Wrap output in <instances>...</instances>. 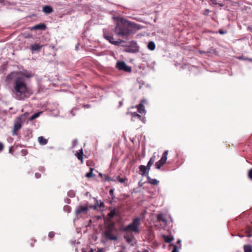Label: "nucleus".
I'll use <instances>...</instances> for the list:
<instances>
[{"mask_svg": "<svg viewBox=\"0 0 252 252\" xmlns=\"http://www.w3.org/2000/svg\"><path fill=\"white\" fill-rule=\"evenodd\" d=\"M5 82L10 86L13 97L18 100H24L33 93L27 86L25 79L19 76L17 71H12L8 74Z\"/></svg>", "mask_w": 252, "mask_h": 252, "instance_id": "f257e3e1", "label": "nucleus"}, {"mask_svg": "<svg viewBox=\"0 0 252 252\" xmlns=\"http://www.w3.org/2000/svg\"><path fill=\"white\" fill-rule=\"evenodd\" d=\"M112 19L116 22L114 32L118 36L127 37L141 29L139 25L128 21L124 22L120 17L114 16Z\"/></svg>", "mask_w": 252, "mask_h": 252, "instance_id": "f03ea898", "label": "nucleus"}, {"mask_svg": "<svg viewBox=\"0 0 252 252\" xmlns=\"http://www.w3.org/2000/svg\"><path fill=\"white\" fill-rule=\"evenodd\" d=\"M140 224V219L139 217H137L134 218L132 222L126 226L122 224L119 228V230L120 231L125 233L131 231L135 233H139L140 232V229L139 228Z\"/></svg>", "mask_w": 252, "mask_h": 252, "instance_id": "7ed1b4c3", "label": "nucleus"}, {"mask_svg": "<svg viewBox=\"0 0 252 252\" xmlns=\"http://www.w3.org/2000/svg\"><path fill=\"white\" fill-rule=\"evenodd\" d=\"M103 37L109 41V43L113 45L120 46L121 43L125 42V41L122 39H118V40H114V37L112 33H109L106 30H103Z\"/></svg>", "mask_w": 252, "mask_h": 252, "instance_id": "20e7f679", "label": "nucleus"}, {"mask_svg": "<svg viewBox=\"0 0 252 252\" xmlns=\"http://www.w3.org/2000/svg\"><path fill=\"white\" fill-rule=\"evenodd\" d=\"M26 115H27V113H25L15 119L13 129V132L14 134H16V132L21 128L22 124L25 121Z\"/></svg>", "mask_w": 252, "mask_h": 252, "instance_id": "39448f33", "label": "nucleus"}, {"mask_svg": "<svg viewBox=\"0 0 252 252\" xmlns=\"http://www.w3.org/2000/svg\"><path fill=\"white\" fill-rule=\"evenodd\" d=\"M121 46L126 47V48L124 51L127 53H136L139 51V47L135 41H132L129 46H126L123 45H122Z\"/></svg>", "mask_w": 252, "mask_h": 252, "instance_id": "423d86ee", "label": "nucleus"}, {"mask_svg": "<svg viewBox=\"0 0 252 252\" xmlns=\"http://www.w3.org/2000/svg\"><path fill=\"white\" fill-rule=\"evenodd\" d=\"M168 154V151L165 150L162 155V157L160 159L157 161L155 163L156 168L157 169H160L161 167L163 166L164 164H165L167 158V155Z\"/></svg>", "mask_w": 252, "mask_h": 252, "instance_id": "0eeeda50", "label": "nucleus"}, {"mask_svg": "<svg viewBox=\"0 0 252 252\" xmlns=\"http://www.w3.org/2000/svg\"><path fill=\"white\" fill-rule=\"evenodd\" d=\"M116 67L120 70H123L126 72H130L131 71V67L127 65L124 61H118L116 63Z\"/></svg>", "mask_w": 252, "mask_h": 252, "instance_id": "6e6552de", "label": "nucleus"}, {"mask_svg": "<svg viewBox=\"0 0 252 252\" xmlns=\"http://www.w3.org/2000/svg\"><path fill=\"white\" fill-rule=\"evenodd\" d=\"M23 147V145L21 144L14 145L11 146L9 149V153L16 157L20 153L21 149Z\"/></svg>", "mask_w": 252, "mask_h": 252, "instance_id": "1a4fd4ad", "label": "nucleus"}, {"mask_svg": "<svg viewBox=\"0 0 252 252\" xmlns=\"http://www.w3.org/2000/svg\"><path fill=\"white\" fill-rule=\"evenodd\" d=\"M102 236L107 240L116 241L118 239V237L113 234L111 229H109L103 232L102 233Z\"/></svg>", "mask_w": 252, "mask_h": 252, "instance_id": "9d476101", "label": "nucleus"}, {"mask_svg": "<svg viewBox=\"0 0 252 252\" xmlns=\"http://www.w3.org/2000/svg\"><path fill=\"white\" fill-rule=\"evenodd\" d=\"M89 210V204L87 203L85 205H79L75 211L76 215L80 214L82 213H87Z\"/></svg>", "mask_w": 252, "mask_h": 252, "instance_id": "9b49d317", "label": "nucleus"}, {"mask_svg": "<svg viewBox=\"0 0 252 252\" xmlns=\"http://www.w3.org/2000/svg\"><path fill=\"white\" fill-rule=\"evenodd\" d=\"M139 172L138 173L142 175L143 177L149 176V170L144 165H140L138 167Z\"/></svg>", "mask_w": 252, "mask_h": 252, "instance_id": "f8f14e48", "label": "nucleus"}, {"mask_svg": "<svg viewBox=\"0 0 252 252\" xmlns=\"http://www.w3.org/2000/svg\"><path fill=\"white\" fill-rule=\"evenodd\" d=\"M115 216H119V213L116 211V209H112L109 213L107 214V217L109 220L112 219Z\"/></svg>", "mask_w": 252, "mask_h": 252, "instance_id": "ddd939ff", "label": "nucleus"}, {"mask_svg": "<svg viewBox=\"0 0 252 252\" xmlns=\"http://www.w3.org/2000/svg\"><path fill=\"white\" fill-rule=\"evenodd\" d=\"M46 25L44 23H40L35 25L31 28L32 30H45L46 29Z\"/></svg>", "mask_w": 252, "mask_h": 252, "instance_id": "4468645a", "label": "nucleus"}, {"mask_svg": "<svg viewBox=\"0 0 252 252\" xmlns=\"http://www.w3.org/2000/svg\"><path fill=\"white\" fill-rule=\"evenodd\" d=\"M42 47V45L39 44L34 43L31 45L30 49L33 52H38L41 49Z\"/></svg>", "mask_w": 252, "mask_h": 252, "instance_id": "2eb2a0df", "label": "nucleus"}, {"mask_svg": "<svg viewBox=\"0 0 252 252\" xmlns=\"http://www.w3.org/2000/svg\"><path fill=\"white\" fill-rule=\"evenodd\" d=\"M162 237L166 243H170L172 241L174 240V237L172 234H170L169 235H166L163 234L162 235Z\"/></svg>", "mask_w": 252, "mask_h": 252, "instance_id": "dca6fc26", "label": "nucleus"}, {"mask_svg": "<svg viewBox=\"0 0 252 252\" xmlns=\"http://www.w3.org/2000/svg\"><path fill=\"white\" fill-rule=\"evenodd\" d=\"M42 11L46 14H50L53 11V9L50 5H45L42 8Z\"/></svg>", "mask_w": 252, "mask_h": 252, "instance_id": "f3484780", "label": "nucleus"}, {"mask_svg": "<svg viewBox=\"0 0 252 252\" xmlns=\"http://www.w3.org/2000/svg\"><path fill=\"white\" fill-rule=\"evenodd\" d=\"M83 155L84 154L82 148L78 150L75 154V156L77 158L81 161H83Z\"/></svg>", "mask_w": 252, "mask_h": 252, "instance_id": "a211bd4d", "label": "nucleus"}, {"mask_svg": "<svg viewBox=\"0 0 252 252\" xmlns=\"http://www.w3.org/2000/svg\"><path fill=\"white\" fill-rule=\"evenodd\" d=\"M147 179L148 180V182L155 186L158 185L159 183V181L156 179H152L149 177V176H147Z\"/></svg>", "mask_w": 252, "mask_h": 252, "instance_id": "6ab92c4d", "label": "nucleus"}, {"mask_svg": "<svg viewBox=\"0 0 252 252\" xmlns=\"http://www.w3.org/2000/svg\"><path fill=\"white\" fill-rule=\"evenodd\" d=\"M136 108L138 112L140 114H145L146 111L144 108V106L142 103H140L137 105Z\"/></svg>", "mask_w": 252, "mask_h": 252, "instance_id": "aec40b11", "label": "nucleus"}, {"mask_svg": "<svg viewBox=\"0 0 252 252\" xmlns=\"http://www.w3.org/2000/svg\"><path fill=\"white\" fill-rule=\"evenodd\" d=\"M155 160V157L152 156L149 159L146 166L147 169L150 171L151 166L153 164Z\"/></svg>", "mask_w": 252, "mask_h": 252, "instance_id": "412c9836", "label": "nucleus"}, {"mask_svg": "<svg viewBox=\"0 0 252 252\" xmlns=\"http://www.w3.org/2000/svg\"><path fill=\"white\" fill-rule=\"evenodd\" d=\"M157 219L158 221H162V222L166 223L167 220L164 217L162 213H159L157 215Z\"/></svg>", "mask_w": 252, "mask_h": 252, "instance_id": "4be33fe9", "label": "nucleus"}, {"mask_svg": "<svg viewBox=\"0 0 252 252\" xmlns=\"http://www.w3.org/2000/svg\"><path fill=\"white\" fill-rule=\"evenodd\" d=\"M124 238L128 244H130L132 241V240L134 238V236L132 234L130 235H126L124 236Z\"/></svg>", "mask_w": 252, "mask_h": 252, "instance_id": "5701e85b", "label": "nucleus"}, {"mask_svg": "<svg viewBox=\"0 0 252 252\" xmlns=\"http://www.w3.org/2000/svg\"><path fill=\"white\" fill-rule=\"evenodd\" d=\"M42 111H39V112H36L34 114H33L32 116H31L30 117V118L29 119V120L30 121H32L34 119H35L38 118V117H39L40 114H42Z\"/></svg>", "mask_w": 252, "mask_h": 252, "instance_id": "b1692460", "label": "nucleus"}, {"mask_svg": "<svg viewBox=\"0 0 252 252\" xmlns=\"http://www.w3.org/2000/svg\"><path fill=\"white\" fill-rule=\"evenodd\" d=\"M147 47L151 51L154 50L156 48V45L154 42L152 41L149 42Z\"/></svg>", "mask_w": 252, "mask_h": 252, "instance_id": "393cba45", "label": "nucleus"}, {"mask_svg": "<svg viewBox=\"0 0 252 252\" xmlns=\"http://www.w3.org/2000/svg\"><path fill=\"white\" fill-rule=\"evenodd\" d=\"M189 70L190 72H192L193 73H196L199 71V68L196 65H191L190 66H189Z\"/></svg>", "mask_w": 252, "mask_h": 252, "instance_id": "a878e982", "label": "nucleus"}, {"mask_svg": "<svg viewBox=\"0 0 252 252\" xmlns=\"http://www.w3.org/2000/svg\"><path fill=\"white\" fill-rule=\"evenodd\" d=\"M95 199V203L94 205L89 204V208H93L94 210H96L98 207V201L96 199Z\"/></svg>", "mask_w": 252, "mask_h": 252, "instance_id": "bb28decb", "label": "nucleus"}, {"mask_svg": "<svg viewBox=\"0 0 252 252\" xmlns=\"http://www.w3.org/2000/svg\"><path fill=\"white\" fill-rule=\"evenodd\" d=\"M245 252H252V246L251 245H246L244 246Z\"/></svg>", "mask_w": 252, "mask_h": 252, "instance_id": "cd10ccee", "label": "nucleus"}, {"mask_svg": "<svg viewBox=\"0 0 252 252\" xmlns=\"http://www.w3.org/2000/svg\"><path fill=\"white\" fill-rule=\"evenodd\" d=\"M76 194V191L74 190L71 189L67 192V196L70 198H73Z\"/></svg>", "mask_w": 252, "mask_h": 252, "instance_id": "c85d7f7f", "label": "nucleus"}, {"mask_svg": "<svg viewBox=\"0 0 252 252\" xmlns=\"http://www.w3.org/2000/svg\"><path fill=\"white\" fill-rule=\"evenodd\" d=\"M93 168H91L90 171H89L88 172H87L86 174V175H85L86 177H87L88 178H90L92 177L94 175L93 174Z\"/></svg>", "mask_w": 252, "mask_h": 252, "instance_id": "c756f323", "label": "nucleus"}, {"mask_svg": "<svg viewBox=\"0 0 252 252\" xmlns=\"http://www.w3.org/2000/svg\"><path fill=\"white\" fill-rule=\"evenodd\" d=\"M252 231V228L249 226H247V229L246 230V233L247 234L246 236L248 238H250L252 236V235L251 234V232Z\"/></svg>", "mask_w": 252, "mask_h": 252, "instance_id": "7c9ffc66", "label": "nucleus"}, {"mask_svg": "<svg viewBox=\"0 0 252 252\" xmlns=\"http://www.w3.org/2000/svg\"><path fill=\"white\" fill-rule=\"evenodd\" d=\"M22 74L27 78H29L32 76L31 72H27L26 70H24V73H23Z\"/></svg>", "mask_w": 252, "mask_h": 252, "instance_id": "2f4dec72", "label": "nucleus"}, {"mask_svg": "<svg viewBox=\"0 0 252 252\" xmlns=\"http://www.w3.org/2000/svg\"><path fill=\"white\" fill-rule=\"evenodd\" d=\"M131 115L132 118L136 117L139 120L142 118V116L136 112L132 113Z\"/></svg>", "mask_w": 252, "mask_h": 252, "instance_id": "473e14b6", "label": "nucleus"}, {"mask_svg": "<svg viewBox=\"0 0 252 252\" xmlns=\"http://www.w3.org/2000/svg\"><path fill=\"white\" fill-rule=\"evenodd\" d=\"M181 247V245H180L179 247L177 245H174L173 249L172 250L171 252H179V249H180Z\"/></svg>", "mask_w": 252, "mask_h": 252, "instance_id": "72a5a7b5", "label": "nucleus"}, {"mask_svg": "<svg viewBox=\"0 0 252 252\" xmlns=\"http://www.w3.org/2000/svg\"><path fill=\"white\" fill-rule=\"evenodd\" d=\"M117 180H118L119 182H120V183H125V182L126 180H127V178H121L120 177V176H118L117 177Z\"/></svg>", "mask_w": 252, "mask_h": 252, "instance_id": "f704fd0d", "label": "nucleus"}, {"mask_svg": "<svg viewBox=\"0 0 252 252\" xmlns=\"http://www.w3.org/2000/svg\"><path fill=\"white\" fill-rule=\"evenodd\" d=\"M114 190H115L114 189H111L109 190V194H110V196L111 197V199H114L115 198V196L114 194Z\"/></svg>", "mask_w": 252, "mask_h": 252, "instance_id": "c9c22d12", "label": "nucleus"}, {"mask_svg": "<svg viewBox=\"0 0 252 252\" xmlns=\"http://www.w3.org/2000/svg\"><path fill=\"white\" fill-rule=\"evenodd\" d=\"M209 0L211 2H212V3L214 5L219 4L220 6H223V5L222 4H220L218 0Z\"/></svg>", "mask_w": 252, "mask_h": 252, "instance_id": "e433bc0d", "label": "nucleus"}, {"mask_svg": "<svg viewBox=\"0 0 252 252\" xmlns=\"http://www.w3.org/2000/svg\"><path fill=\"white\" fill-rule=\"evenodd\" d=\"M104 177H105V179H104L105 181H115L114 179H111L109 176H108L107 175H105L104 176Z\"/></svg>", "mask_w": 252, "mask_h": 252, "instance_id": "4c0bfd02", "label": "nucleus"}, {"mask_svg": "<svg viewBox=\"0 0 252 252\" xmlns=\"http://www.w3.org/2000/svg\"><path fill=\"white\" fill-rule=\"evenodd\" d=\"M63 209L65 211H67L68 213L70 212L71 208L69 206L65 205L63 207Z\"/></svg>", "mask_w": 252, "mask_h": 252, "instance_id": "58836bf2", "label": "nucleus"}, {"mask_svg": "<svg viewBox=\"0 0 252 252\" xmlns=\"http://www.w3.org/2000/svg\"><path fill=\"white\" fill-rule=\"evenodd\" d=\"M38 142H47V140L43 136H40L38 138Z\"/></svg>", "mask_w": 252, "mask_h": 252, "instance_id": "ea45409f", "label": "nucleus"}, {"mask_svg": "<svg viewBox=\"0 0 252 252\" xmlns=\"http://www.w3.org/2000/svg\"><path fill=\"white\" fill-rule=\"evenodd\" d=\"M38 170L42 173H44L45 171V168L44 166H40L38 167Z\"/></svg>", "mask_w": 252, "mask_h": 252, "instance_id": "a19ab883", "label": "nucleus"}, {"mask_svg": "<svg viewBox=\"0 0 252 252\" xmlns=\"http://www.w3.org/2000/svg\"><path fill=\"white\" fill-rule=\"evenodd\" d=\"M55 233L53 231H50L48 233V237L50 238H52L54 237Z\"/></svg>", "mask_w": 252, "mask_h": 252, "instance_id": "79ce46f5", "label": "nucleus"}, {"mask_svg": "<svg viewBox=\"0 0 252 252\" xmlns=\"http://www.w3.org/2000/svg\"><path fill=\"white\" fill-rule=\"evenodd\" d=\"M248 177L252 181V168L248 171Z\"/></svg>", "mask_w": 252, "mask_h": 252, "instance_id": "37998d69", "label": "nucleus"}, {"mask_svg": "<svg viewBox=\"0 0 252 252\" xmlns=\"http://www.w3.org/2000/svg\"><path fill=\"white\" fill-rule=\"evenodd\" d=\"M20 153L22 154L23 156H26L28 154V151L25 149H22L20 151Z\"/></svg>", "mask_w": 252, "mask_h": 252, "instance_id": "c03bdc74", "label": "nucleus"}, {"mask_svg": "<svg viewBox=\"0 0 252 252\" xmlns=\"http://www.w3.org/2000/svg\"><path fill=\"white\" fill-rule=\"evenodd\" d=\"M237 59L240 60H244V61H247V57H246L244 56H239L237 57Z\"/></svg>", "mask_w": 252, "mask_h": 252, "instance_id": "a18cd8bd", "label": "nucleus"}, {"mask_svg": "<svg viewBox=\"0 0 252 252\" xmlns=\"http://www.w3.org/2000/svg\"><path fill=\"white\" fill-rule=\"evenodd\" d=\"M7 113V111L6 110H3L0 107V115L5 114Z\"/></svg>", "mask_w": 252, "mask_h": 252, "instance_id": "49530a36", "label": "nucleus"}, {"mask_svg": "<svg viewBox=\"0 0 252 252\" xmlns=\"http://www.w3.org/2000/svg\"><path fill=\"white\" fill-rule=\"evenodd\" d=\"M219 33L220 34H225L227 32L225 31H224L222 29H220L218 31Z\"/></svg>", "mask_w": 252, "mask_h": 252, "instance_id": "de8ad7c7", "label": "nucleus"}, {"mask_svg": "<svg viewBox=\"0 0 252 252\" xmlns=\"http://www.w3.org/2000/svg\"><path fill=\"white\" fill-rule=\"evenodd\" d=\"M209 12H210L209 9H205L204 11L203 12V14L204 15H208Z\"/></svg>", "mask_w": 252, "mask_h": 252, "instance_id": "09e8293b", "label": "nucleus"}, {"mask_svg": "<svg viewBox=\"0 0 252 252\" xmlns=\"http://www.w3.org/2000/svg\"><path fill=\"white\" fill-rule=\"evenodd\" d=\"M34 176H35V178H36V179H39L41 177V174L37 172L35 173Z\"/></svg>", "mask_w": 252, "mask_h": 252, "instance_id": "8fccbe9b", "label": "nucleus"}, {"mask_svg": "<svg viewBox=\"0 0 252 252\" xmlns=\"http://www.w3.org/2000/svg\"><path fill=\"white\" fill-rule=\"evenodd\" d=\"M98 207L100 208L104 207V202L100 200V204H98Z\"/></svg>", "mask_w": 252, "mask_h": 252, "instance_id": "3c124183", "label": "nucleus"}, {"mask_svg": "<svg viewBox=\"0 0 252 252\" xmlns=\"http://www.w3.org/2000/svg\"><path fill=\"white\" fill-rule=\"evenodd\" d=\"M76 110V108H73L70 111V114H72V115L73 116H75V114L73 113V112Z\"/></svg>", "mask_w": 252, "mask_h": 252, "instance_id": "603ef678", "label": "nucleus"}, {"mask_svg": "<svg viewBox=\"0 0 252 252\" xmlns=\"http://www.w3.org/2000/svg\"><path fill=\"white\" fill-rule=\"evenodd\" d=\"M83 107L86 108H91V106L89 104H86L83 105Z\"/></svg>", "mask_w": 252, "mask_h": 252, "instance_id": "864d4df0", "label": "nucleus"}, {"mask_svg": "<svg viewBox=\"0 0 252 252\" xmlns=\"http://www.w3.org/2000/svg\"><path fill=\"white\" fill-rule=\"evenodd\" d=\"M3 147L4 146L2 143H0V153L3 150Z\"/></svg>", "mask_w": 252, "mask_h": 252, "instance_id": "5fc2aeb1", "label": "nucleus"}, {"mask_svg": "<svg viewBox=\"0 0 252 252\" xmlns=\"http://www.w3.org/2000/svg\"><path fill=\"white\" fill-rule=\"evenodd\" d=\"M140 120L143 123H145L146 121L145 117H142V118L141 119H140Z\"/></svg>", "mask_w": 252, "mask_h": 252, "instance_id": "6e6d98bb", "label": "nucleus"}, {"mask_svg": "<svg viewBox=\"0 0 252 252\" xmlns=\"http://www.w3.org/2000/svg\"><path fill=\"white\" fill-rule=\"evenodd\" d=\"M65 202L66 203H67V204H70V202H71V200L69 198H66L65 200Z\"/></svg>", "mask_w": 252, "mask_h": 252, "instance_id": "4d7b16f0", "label": "nucleus"}, {"mask_svg": "<svg viewBox=\"0 0 252 252\" xmlns=\"http://www.w3.org/2000/svg\"><path fill=\"white\" fill-rule=\"evenodd\" d=\"M143 185V183L141 181L138 182V186L139 187H142Z\"/></svg>", "mask_w": 252, "mask_h": 252, "instance_id": "13d9d810", "label": "nucleus"}, {"mask_svg": "<svg viewBox=\"0 0 252 252\" xmlns=\"http://www.w3.org/2000/svg\"><path fill=\"white\" fill-rule=\"evenodd\" d=\"M236 236H238V237H240V238H243L245 237V235H242V234H238L237 235H235Z\"/></svg>", "mask_w": 252, "mask_h": 252, "instance_id": "bf43d9fd", "label": "nucleus"}, {"mask_svg": "<svg viewBox=\"0 0 252 252\" xmlns=\"http://www.w3.org/2000/svg\"><path fill=\"white\" fill-rule=\"evenodd\" d=\"M119 107H121L123 104V100L120 101L119 102Z\"/></svg>", "mask_w": 252, "mask_h": 252, "instance_id": "052dcab7", "label": "nucleus"}, {"mask_svg": "<svg viewBox=\"0 0 252 252\" xmlns=\"http://www.w3.org/2000/svg\"><path fill=\"white\" fill-rule=\"evenodd\" d=\"M199 52L200 54H206L207 53V52L206 51H202V50H200Z\"/></svg>", "mask_w": 252, "mask_h": 252, "instance_id": "680f3d73", "label": "nucleus"}, {"mask_svg": "<svg viewBox=\"0 0 252 252\" xmlns=\"http://www.w3.org/2000/svg\"><path fill=\"white\" fill-rule=\"evenodd\" d=\"M181 240L180 239H178L177 241V244L181 245Z\"/></svg>", "mask_w": 252, "mask_h": 252, "instance_id": "e2e57ef3", "label": "nucleus"}, {"mask_svg": "<svg viewBox=\"0 0 252 252\" xmlns=\"http://www.w3.org/2000/svg\"><path fill=\"white\" fill-rule=\"evenodd\" d=\"M96 252H104L102 249H98Z\"/></svg>", "mask_w": 252, "mask_h": 252, "instance_id": "0e129e2a", "label": "nucleus"}, {"mask_svg": "<svg viewBox=\"0 0 252 252\" xmlns=\"http://www.w3.org/2000/svg\"><path fill=\"white\" fill-rule=\"evenodd\" d=\"M247 29L249 31L252 32V27L249 26V27H248Z\"/></svg>", "mask_w": 252, "mask_h": 252, "instance_id": "69168bd1", "label": "nucleus"}, {"mask_svg": "<svg viewBox=\"0 0 252 252\" xmlns=\"http://www.w3.org/2000/svg\"><path fill=\"white\" fill-rule=\"evenodd\" d=\"M92 222H93L92 220H90L88 221V226L90 225L92 223Z\"/></svg>", "mask_w": 252, "mask_h": 252, "instance_id": "338daca9", "label": "nucleus"}, {"mask_svg": "<svg viewBox=\"0 0 252 252\" xmlns=\"http://www.w3.org/2000/svg\"><path fill=\"white\" fill-rule=\"evenodd\" d=\"M96 218L97 220H99L101 219V217L100 216H97L96 217Z\"/></svg>", "mask_w": 252, "mask_h": 252, "instance_id": "774afa93", "label": "nucleus"}]
</instances>
